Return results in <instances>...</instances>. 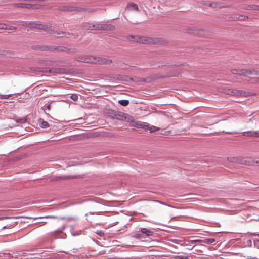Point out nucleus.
Returning a JSON list of instances; mask_svg holds the SVG:
<instances>
[{
    "label": "nucleus",
    "instance_id": "nucleus-24",
    "mask_svg": "<svg viewBox=\"0 0 259 259\" xmlns=\"http://www.w3.org/2000/svg\"><path fill=\"white\" fill-rule=\"evenodd\" d=\"M52 103V101H48L47 103H46L42 107L41 109L44 110H50L51 109V104Z\"/></svg>",
    "mask_w": 259,
    "mask_h": 259
},
{
    "label": "nucleus",
    "instance_id": "nucleus-46",
    "mask_svg": "<svg viewBox=\"0 0 259 259\" xmlns=\"http://www.w3.org/2000/svg\"><path fill=\"white\" fill-rule=\"evenodd\" d=\"M191 242L192 243H194V242H202V240H192Z\"/></svg>",
    "mask_w": 259,
    "mask_h": 259
},
{
    "label": "nucleus",
    "instance_id": "nucleus-13",
    "mask_svg": "<svg viewBox=\"0 0 259 259\" xmlns=\"http://www.w3.org/2000/svg\"><path fill=\"white\" fill-rule=\"evenodd\" d=\"M46 25H44L40 22L32 21L31 28L38 30H43L44 31Z\"/></svg>",
    "mask_w": 259,
    "mask_h": 259
},
{
    "label": "nucleus",
    "instance_id": "nucleus-42",
    "mask_svg": "<svg viewBox=\"0 0 259 259\" xmlns=\"http://www.w3.org/2000/svg\"><path fill=\"white\" fill-rule=\"evenodd\" d=\"M41 73H47V67H42Z\"/></svg>",
    "mask_w": 259,
    "mask_h": 259
},
{
    "label": "nucleus",
    "instance_id": "nucleus-16",
    "mask_svg": "<svg viewBox=\"0 0 259 259\" xmlns=\"http://www.w3.org/2000/svg\"><path fill=\"white\" fill-rule=\"evenodd\" d=\"M242 8L245 10H253L259 11V5H251V4H244Z\"/></svg>",
    "mask_w": 259,
    "mask_h": 259
},
{
    "label": "nucleus",
    "instance_id": "nucleus-33",
    "mask_svg": "<svg viewBox=\"0 0 259 259\" xmlns=\"http://www.w3.org/2000/svg\"><path fill=\"white\" fill-rule=\"evenodd\" d=\"M212 3H213V1H205L204 3H203V4L207 6H208L209 7H211L212 8Z\"/></svg>",
    "mask_w": 259,
    "mask_h": 259
},
{
    "label": "nucleus",
    "instance_id": "nucleus-19",
    "mask_svg": "<svg viewBox=\"0 0 259 259\" xmlns=\"http://www.w3.org/2000/svg\"><path fill=\"white\" fill-rule=\"evenodd\" d=\"M140 231L143 234L145 235L147 237L152 236L153 234V232L151 230L145 228H142Z\"/></svg>",
    "mask_w": 259,
    "mask_h": 259
},
{
    "label": "nucleus",
    "instance_id": "nucleus-23",
    "mask_svg": "<svg viewBox=\"0 0 259 259\" xmlns=\"http://www.w3.org/2000/svg\"><path fill=\"white\" fill-rule=\"evenodd\" d=\"M70 178L69 176H53L51 179V181L66 180Z\"/></svg>",
    "mask_w": 259,
    "mask_h": 259
},
{
    "label": "nucleus",
    "instance_id": "nucleus-52",
    "mask_svg": "<svg viewBox=\"0 0 259 259\" xmlns=\"http://www.w3.org/2000/svg\"><path fill=\"white\" fill-rule=\"evenodd\" d=\"M236 79H238L239 78L238 77H235Z\"/></svg>",
    "mask_w": 259,
    "mask_h": 259
},
{
    "label": "nucleus",
    "instance_id": "nucleus-31",
    "mask_svg": "<svg viewBox=\"0 0 259 259\" xmlns=\"http://www.w3.org/2000/svg\"><path fill=\"white\" fill-rule=\"evenodd\" d=\"M94 213H92L91 212H90L89 213H87L86 214V216L87 217V218H86V220L88 221V222H90L91 223H92L93 222V219L91 217V215L92 214H93Z\"/></svg>",
    "mask_w": 259,
    "mask_h": 259
},
{
    "label": "nucleus",
    "instance_id": "nucleus-32",
    "mask_svg": "<svg viewBox=\"0 0 259 259\" xmlns=\"http://www.w3.org/2000/svg\"><path fill=\"white\" fill-rule=\"evenodd\" d=\"M16 121L18 123H24L26 122V119L25 118H18L16 120Z\"/></svg>",
    "mask_w": 259,
    "mask_h": 259
},
{
    "label": "nucleus",
    "instance_id": "nucleus-20",
    "mask_svg": "<svg viewBox=\"0 0 259 259\" xmlns=\"http://www.w3.org/2000/svg\"><path fill=\"white\" fill-rule=\"evenodd\" d=\"M243 136L249 137H259V132L247 131L243 133Z\"/></svg>",
    "mask_w": 259,
    "mask_h": 259
},
{
    "label": "nucleus",
    "instance_id": "nucleus-41",
    "mask_svg": "<svg viewBox=\"0 0 259 259\" xmlns=\"http://www.w3.org/2000/svg\"><path fill=\"white\" fill-rule=\"evenodd\" d=\"M7 30H17V28L15 26H9L7 25Z\"/></svg>",
    "mask_w": 259,
    "mask_h": 259
},
{
    "label": "nucleus",
    "instance_id": "nucleus-43",
    "mask_svg": "<svg viewBox=\"0 0 259 259\" xmlns=\"http://www.w3.org/2000/svg\"><path fill=\"white\" fill-rule=\"evenodd\" d=\"M187 32L189 33H191V34L194 33L193 30L192 29H188Z\"/></svg>",
    "mask_w": 259,
    "mask_h": 259
},
{
    "label": "nucleus",
    "instance_id": "nucleus-50",
    "mask_svg": "<svg viewBox=\"0 0 259 259\" xmlns=\"http://www.w3.org/2000/svg\"><path fill=\"white\" fill-rule=\"evenodd\" d=\"M40 223H42L43 224H46L47 223V222L46 221H41Z\"/></svg>",
    "mask_w": 259,
    "mask_h": 259
},
{
    "label": "nucleus",
    "instance_id": "nucleus-35",
    "mask_svg": "<svg viewBox=\"0 0 259 259\" xmlns=\"http://www.w3.org/2000/svg\"><path fill=\"white\" fill-rule=\"evenodd\" d=\"M31 25H32V22H30L29 23H24L22 24V26L23 27H25L26 28H31Z\"/></svg>",
    "mask_w": 259,
    "mask_h": 259
},
{
    "label": "nucleus",
    "instance_id": "nucleus-11",
    "mask_svg": "<svg viewBox=\"0 0 259 259\" xmlns=\"http://www.w3.org/2000/svg\"><path fill=\"white\" fill-rule=\"evenodd\" d=\"M66 73V69L62 68H48L47 67V73H52L53 74H62Z\"/></svg>",
    "mask_w": 259,
    "mask_h": 259
},
{
    "label": "nucleus",
    "instance_id": "nucleus-22",
    "mask_svg": "<svg viewBox=\"0 0 259 259\" xmlns=\"http://www.w3.org/2000/svg\"><path fill=\"white\" fill-rule=\"evenodd\" d=\"M39 126L43 128H46L50 126L49 124L47 122L44 120L42 118H39L38 120Z\"/></svg>",
    "mask_w": 259,
    "mask_h": 259
},
{
    "label": "nucleus",
    "instance_id": "nucleus-49",
    "mask_svg": "<svg viewBox=\"0 0 259 259\" xmlns=\"http://www.w3.org/2000/svg\"><path fill=\"white\" fill-rule=\"evenodd\" d=\"M257 243L259 244V239H258V240H257L255 242V244H257Z\"/></svg>",
    "mask_w": 259,
    "mask_h": 259
},
{
    "label": "nucleus",
    "instance_id": "nucleus-45",
    "mask_svg": "<svg viewBox=\"0 0 259 259\" xmlns=\"http://www.w3.org/2000/svg\"><path fill=\"white\" fill-rule=\"evenodd\" d=\"M83 120V119L82 118H79L75 120H74V121H82Z\"/></svg>",
    "mask_w": 259,
    "mask_h": 259
},
{
    "label": "nucleus",
    "instance_id": "nucleus-18",
    "mask_svg": "<svg viewBox=\"0 0 259 259\" xmlns=\"http://www.w3.org/2000/svg\"><path fill=\"white\" fill-rule=\"evenodd\" d=\"M44 32L51 35H57L58 31L55 30L54 29H52V28H51V27H50L49 25L46 24Z\"/></svg>",
    "mask_w": 259,
    "mask_h": 259
},
{
    "label": "nucleus",
    "instance_id": "nucleus-5",
    "mask_svg": "<svg viewBox=\"0 0 259 259\" xmlns=\"http://www.w3.org/2000/svg\"><path fill=\"white\" fill-rule=\"evenodd\" d=\"M132 39H133L134 42H139V43H143V44H156V40L155 38H152L149 37H146L144 36H130Z\"/></svg>",
    "mask_w": 259,
    "mask_h": 259
},
{
    "label": "nucleus",
    "instance_id": "nucleus-9",
    "mask_svg": "<svg viewBox=\"0 0 259 259\" xmlns=\"http://www.w3.org/2000/svg\"><path fill=\"white\" fill-rule=\"evenodd\" d=\"M58 9L61 11L69 12H77L83 10V8L71 6H61L58 7Z\"/></svg>",
    "mask_w": 259,
    "mask_h": 259
},
{
    "label": "nucleus",
    "instance_id": "nucleus-26",
    "mask_svg": "<svg viewBox=\"0 0 259 259\" xmlns=\"http://www.w3.org/2000/svg\"><path fill=\"white\" fill-rule=\"evenodd\" d=\"M42 67H31L30 70L31 72L41 73Z\"/></svg>",
    "mask_w": 259,
    "mask_h": 259
},
{
    "label": "nucleus",
    "instance_id": "nucleus-44",
    "mask_svg": "<svg viewBox=\"0 0 259 259\" xmlns=\"http://www.w3.org/2000/svg\"><path fill=\"white\" fill-rule=\"evenodd\" d=\"M8 218H10V217H0V220H3L7 219H8Z\"/></svg>",
    "mask_w": 259,
    "mask_h": 259
},
{
    "label": "nucleus",
    "instance_id": "nucleus-47",
    "mask_svg": "<svg viewBox=\"0 0 259 259\" xmlns=\"http://www.w3.org/2000/svg\"><path fill=\"white\" fill-rule=\"evenodd\" d=\"M221 133H226V134H231V133H232V132H225V131H222V132H221Z\"/></svg>",
    "mask_w": 259,
    "mask_h": 259
},
{
    "label": "nucleus",
    "instance_id": "nucleus-1",
    "mask_svg": "<svg viewBox=\"0 0 259 259\" xmlns=\"http://www.w3.org/2000/svg\"><path fill=\"white\" fill-rule=\"evenodd\" d=\"M37 219H44V218H50V219H55L58 220L55 222H54V224L58 226V228L55 230V231L51 233L52 236H56L60 233L63 232V230L65 228V225L64 223H62L60 221L61 220H65L66 218L65 217H58L57 216L55 215H46L45 217H38Z\"/></svg>",
    "mask_w": 259,
    "mask_h": 259
},
{
    "label": "nucleus",
    "instance_id": "nucleus-36",
    "mask_svg": "<svg viewBox=\"0 0 259 259\" xmlns=\"http://www.w3.org/2000/svg\"><path fill=\"white\" fill-rule=\"evenodd\" d=\"M142 235L140 233H135L134 235L133 236V237L137 238V239H141L142 238Z\"/></svg>",
    "mask_w": 259,
    "mask_h": 259
},
{
    "label": "nucleus",
    "instance_id": "nucleus-10",
    "mask_svg": "<svg viewBox=\"0 0 259 259\" xmlns=\"http://www.w3.org/2000/svg\"><path fill=\"white\" fill-rule=\"evenodd\" d=\"M224 93L226 94L231 95L235 96H239V97L244 96V92L240 91V90L229 89H225Z\"/></svg>",
    "mask_w": 259,
    "mask_h": 259
},
{
    "label": "nucleus",
    "instance_id": "nucleus-3",
    "mask_svg": "<svg viewBox=\"0 0 259 259\" xmlns=\"http://www.w3.org/2000/svg\"><path fill=\"white\" fill-rule=\"evenodd\" d=\"M233 74L246 76L247 75H252L256 76L255 81L259 82V71L250 69H232L231 70Z\"/></svg>",
    "mask_w": 259,
    "mask_h": 259
},
{
    "label": "nucleus",
    "instance_id": "nucleus-40",
    "mask_svg": "<svg viewBox=\"0 0 259 259\" xmlns=\"http://www.w3.org/2000/svg\"><path fill=\"white\" fill-rule=\"evenodd\" d=\"M176 259H189L188 256L180 255L176 256Z\"/></svg>",
    "mask_w": 259,
    "mask_h": 259
},
{
    "label": "nucleus",
    "instance_id": "nucleus-51",
    "mask_svg": "<svg viewBox=\"0 0 259 259\" xmlns=\"http://www.w3.org/2000/svg\"><path fill=\"white\" fill-rule=\"evenodd\" d=\"M178 240H175L174 241V242L175 243H178Z\"/></svg>",
    "mask_w": 259,
    "mask_h": 259
},
{
    "label": "nucleus",
    "instance_id": "nucleus-37",
    "mask_svg": "<svg viewBox=\"0 0 259 259\" xmlns=\"http://www.w3.org/2000/svg\"><path fill=\"white\" fill-rule=\"evenodd\" d=\"M57 35H59L60 37H64L65 36L66 33L63 31H58Z\"/></svg>",
    "mask_w": 259,
    "mask_h": 259
},
{
    "label": "nucleus",
    "instance_id": "nucleus-25",
    "mask_svg": "<svg viewBox=\"0 0 259 259\" xmlns=\"http://www.w3.org/2000/svg\"><path fill=\"white\" fill-rule=\"evenodd\" d=\"M214 242L215 239L213 238H206L202 240V242L207 244H211Z\"/></svg>",
    "mask_w": 259,
    "mask_h": 259
},
{
    "label": "nucleus",
    "instance_id": "nucleus-15",
    "mask_svg": "<svg viewBox=\"0 0 259 259\" xmlns=\"http://www.w3.org/2000/svg\"><path fill=\"white\" fill-rule=\"evenodd\" d=\"M32 49L36 50L49 51L52 50L54 48L50 46L36 45L32 46Z\"/></svg>",
    "mask_w": 259,
    "mask_h": 259
},
{
    "label": "nucleus",
    "instance_id": "nucleus-38",
    "mask_svg": "<svg viewBox=\"0 0 259 259\" xmlns=\"http://www.w3.org/2000/svg\"><path fill=\"white\" fill-rule=\"evenodd\" d=\"M11 96V94L9 95H0L1 99H8Z\"/></svg>",
    "mask_w": 259,
    "mask_h": 259
},
{
    "label": "nucleus",
    "instance_id": "nucleus-29",
    "mask_svg": "<svg viewBox=\"0 0 259 259\" xmlns=\"http://www.w3.org/2000/svg\"><path fill=\"white\" fill-rule=\"evenodd\" d=\"M93 25V23H85L83 24V27L88 30H93V28L92 26Z\"/></svg>",
    "mask_w": 259,
    "mask_h": 259
},
{
    "label": "nucleus",
    "instance_id": "nucleus-6",
    "mask_svg": "<svg viewBox=\"0 0 259 259\" xmlns=\"http://www.w3.org/2000/svg\"><path fill=\"white\" fill-rule=\"evenodd\" d=\"M127 122H130V126H133L139 128H143L144 130H147V127L149 126V124L147 122H141L140 121H135L132 116L131 120L127 121Z\"/></svg>",
    "mask_w": 259,
    "mask_h": 259
},
{
    "label": "nucleus",
    "instance_id": "nucleus-12",
    "mask_svg": "<svg viewBox=\"0 0 259 259\" xmlns=\"http://www.w3.org/2000/svg\"><path fill=\"white\" fill-rule=\"evenodd\" d=\"M228 159H229V160L232 162H236L239 164H247V160H245L244 158H241V157H230L228 158Z\"/></svg>",
    "mask_w": 259,
    "mask_h": 259
},
{
    "label": "nucleus",
    "instance_id": "nucleus-8",
    "mask_svg": "<svg viewBox=\"0 0 259 259\" xmlns=\"http://www.w3.org/2000/svg\"><path fill=\"white\" fill-rule=\"evenodd\" d=\"M112 118L117 119L120 120L127 121L131 120L132 116L128 114H126V113H123L122 112L118 111V112H115L113 114V116Z\"/></svg>",
    "mask_w": 259,
    "mask_h": 259
},
{
    "label": "nucleus",
    "instance_id": "nucleus-27",
    "mask_svg": "<svg viewBox=\"0 0 259 259\" xmlns=\"http://www.w3.org/2000/svg\"><path fill=\"white\" fill-rule=\"evenodd\" d=\"M160 129L159 127H157L155 126L150 125L149 124L148 127H147V130H149L151 133L154 132L155 131H158Z\"/></svg>",
    "mask_w": 259,
    "mask_h": 259
},
{
    "label": "nucleus",
    "instance_id": "nucleus-7",
    "mask_svg": "<svg viewBox=\"0 0 259 259\" xmlns=\"http://www.w3.org/2000/svg\"><path fill=\"white\" fill-rule=\"evenodd\" d=\"M38 63L45 67H54L59 65V61L57 60H51L49 59H40L39 60Z\"/></svg>",
    "mask_w": 259,
    "mask_h": 259
},
{
    "label": "nucleus",
    "instance_id": "nucleus-34",
    "mask_svg": "<svg viewBox=\"0 0 259 259\" xmlns=\"http://www.w3.org/2000/svg\"><path fill=\"white\" fill-rule=\"evenodd\" d=\"M70 98L74 101H76L78 100V95L76 94H73L70 96Z\"/></svg>",
    "mask_w": 259,
    "mask_h": 259
},
{
    "label": "nucleus",
    "instance_id": "nucleus-39",
    "mask_svg": "<svg viewBox=\"0 0 259 259\" xmlns=\"http://www.w3.org/2000/svg\"><path fill=\"white\" fill-rule=\"evenodd\" d=\"M0 29H7V25L3 23H0Z\"/></svg>",
    "mask_w": 259,
    "mask_h": 259
},
{
    "label": "nucleus",
    "instance_id": "nucleus-48",
    "mask_svg": "<svg viewBox=\"0 0 259 259\" xmlns=\"http://www.w3.org/2000/svg\"><path fill=\"white\" fill-rule=\"evenodd\" d=\"M8 227H9V225H7L6 226H5L3 227V228H2V230H4V229H6V228H7Z\"/></svg>",
    "mask_w": 259,
    "mask_h": 259
},
{
    "label": "nucleus",
    "instance_id": "nucleus-17",
    "mask_svg": "<svg viewBox=\"0 0 259 259\" xmlns=\"http://www.w3.org/2000/svg\"><path fill=\"white\" fill-rule=\"evenodd\" d=\"M228 5L223 2H219V1H213L212 3V8H227Z\"/></svg>",
    "mask_w": 259,
    "mask_h": 259
},
{
    "label": "nucleus",
    "instance_id": "nucleus-28",
    "mask_svg": "<svg viewBox=\"0 0 259 259\" xmlns=\"http://www.w3.org/2000/svg\"><path fill=\"white\" fill-rule=\"evenodd\" d=\"M118 103L122 106H126L129 104L130 101L128 100H120L118 101Z\"/></svg>",
    "mask_w": 259,
    "mask_h": 259
},
{
    "label": "nucleus",
    "instance_id": "nucleus-4",
    "mask_svg": "<svg viewBox=\"0 0 259 259\" xmlns=\"http://www.w3.org/2000/svg\"><path fill=\"white\" fill-rule=\"evenodd\" d=\"M92 27L93 28V30L113 31L115 29V27L114 25L100 23H93Z\"/></svg>",
    "mask_w": 259,
    "mask_h": 259
},
{
    "label": "nucleus",
    "instance_id": "nucleus-30",
    "mask_svg": "<svg viewBox=\"0 0 259 259\" xmlns=\"http://www.w3.org/2000/svg\"><path fill=\"white\" fill-rule=\"evenodd\" d=\"M128 8H131L132 10H138V5L136 4L131 3L129 4L127 6Z\"/></svg>",
    "mask_w": 259,
    "mask_h": 259
},
{
    "label": "nucleus",
    "instance_id": "nucleus-2",
    "mask_svg": "<svg viewBox=\"0 0 259 259\" xmlns=\"http://www.w3.org/2000/svg\"><path fill=\"white\" fill-rule=\"evenodd\" d=\"M79 61L85 63H97L99 64H110L112 63V60L108 58H100V57H93L88 56H81L78 57Z\"/></svg>",
    "mask_w": 259,
    "mask_h": 259
},
{
    "label": "nucleus",
    "instance_id": "nucleus-21",
    "mask_svg": "<svg viewBox=\"0 0 259 259\" xmlns=\"http://www.w3.org/2000/svg\"><path fill=\"white\" fill-rule=\"evenodd\" d=\"M50 47L54 48V49L52 50H50V51H67L69 50V49H67L66 47H64V46L55 47L54 46H50Z\"/></svg>",
    "mask_w": 259,
    "mask_h": 259
},
{
    "label": "nucleus",
    "instance_id": "nucleus-14",
    "mask_svg": "<svg viewBox=\"0 0 259 259\" xmlns=\"http://www.w3.org/2000/svg\"><path fill=\"white\" fill-rule=\"evenodd\" d=\"M15 7L23 8L28 9L34 8V5L25 3H16L14 5Z\"/></svg>",
    "mask_w": 259,
    "mask_h": 259
}]
</instances>
